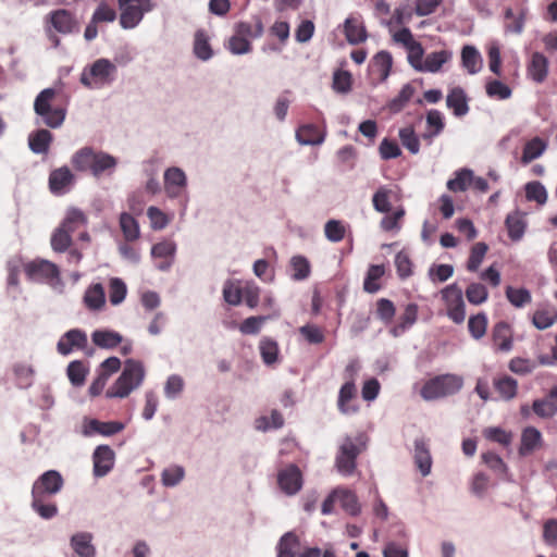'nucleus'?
Returning a JSON list of instances; mask_svg holds the SVG:
<instances>
[{
	"label": "nucleus",
	"mask_w": 557,
	"mask_h": 557,
	"mask_svg": "<svg viewBox=\"0 0 557 557\" xmlns=\"http://www.w3.org/2000/svg\"><path fill=\"white\" fill-rule=\"evenodd\" d=\"M164 193L170 200H177L181 215H184L189 203L188 178L178 166H170L163 173Z\"/></svg>",
	"instance_id": "39448f33"
},
{
	"label": "nucleus",
	"mask_w": 557,
	"mask_h": 557,
	"mask_svg": "<svg viewBox=\"0 0 557 557\" xmlns=\"http://www.w3.org/2000/svg\"><path fill=\"white\" fill-rule=\"evenodd\" d=\"M97 150L91 147H83L75 151L71 158L73 168L78 172L92 173Z\"/></svg>",
	"instance_id": "a878e982"
},
{
	"label": "nucleus",
	"mask_w": 557,
	"mask_h": 557,
	"mask_svg": "<svg viewBox=\"0 0 557 557\" xmlns=\"http://www.w3.org/2000/svg\"><path fill=\"white\" fill-rule=\"evenodd\" d=\"M30 508L44 520L53 519L58 512V506L50 497L32 494Z\"/></svg>",
	"instance_id": "cd10ccee"
},
{
	"label": "nucleus",
	"mask_w": 557,
	"mask_h": 557,
	"mask_svg": "<svg viewBox=\"0 0 557 557\" xmlns=\"http://www.w3.org/2000/svg\"><path fill=\"white\" fill-rule=\"evenodd\" d=\"M368 436L364 433H358L355 436H345L337 449L335 457V467L344 476L354 474L357 467L358 456L366 450Z\"/></svg>",
	"instance_id": "f03ea898"
},
{
	"label": "nucleus",
	"mask_w": 557,
	"mask_h": 557,
	"mask_svg": "<svg viewBox=\"0 0 557 557\" xmlns=\"http://www.w3.org/2000/svg\"><path fill=\"white\" fill-rule=\"evenodd\" d=\"M505 225L509 238L513 242L520 240L523 237L527 228V220L524 213L520 210H515L513 212L507 214L505 219Z\"/></svg>",
	"instance_id": "393cba45"
},
{
	"label": "nucleus",
	"mask_w": 557,
	"mask_h": 557,
	"mask_svg": "<svg viewBox=\"0 0 557 557\" xmlns=\"http://www.w3.org/2000/svg\"><path fill=\"white\" fill-rule=\"evenodd\" d=\"M185 475V468L181 465L173 463L162 470L160 475L161 483L164 487L172 488L181 484Z\"/></svg>",
	"instance_id": "79ce46f5"
},
{
	"label": "nucleus",
	"mask_w": 557,
	"mask_h": 557,
	"mask_svg": "<svg viewBox=\"0 0 557 557\" xmlns=\"http://www.w3.org/2000/svg\"><path fill=\"white\" fill-rule=\"evenodd\" d=\"M63 484V478L58 471L48 470L34 482L32 494L51 497L62 490Z\"/></svg>",
	"instance_id": "9b49d317"
},
{
	"label": "nucleus",
	"mask_w": 557,
	"mask_h": 557,
	"mask_svg": "<svg viewBox=\"0 0 557 557\" xmlns=\"http://www.w3.org/2000/svg\"><path fill=\"white\" fill-rule=\"evenodd\" d=\"M120 228L126 242H134L140 237L138 221L128 212H122L119 219Z\"/></svg>",
	"instance_id": "ea45409f"
},
{
	"label": "nucleus",
	"mask_w": 557,
	"mask_h": 557,
	"mask_svg": "<svg viewBox=\"0 0 557 557\" xmlns=\"http://www.w3.org/2000/svg\"><path fill=\"white\" fill-rule=\"evenodd\" d=\"M115 453L109 445H99L92 453L94 475L106 476L114 467Z\"/></svg>",
	"instance_id": "2eb2a0df"
},
{
	"label": "nucleus",
	"mask_w": 557,
	"mask_h": 557,
	"mask_svg": "<svg viewBox=\"0 0 557 557\" xmlns=\"http://www.w3.org/2000/svg\"><path fill=\"white\" fill-rule=\"evenodd\" d=\"M473 180V172L469 169L456 171L455 177L447 182V188L454 193L468 189Z\"/></svg>",
	"instance_id": "de8ad7c7"
},
{
	"label": "nucleus",
	"mask_w": 557,
	"mask_h": 557,
	"mask_svg": "<svg viewBox=\"0 0 557 557\" xmlns=\"http://www.w3.org/2000/svg\"><path fill=\"white\" fill-rule=\"evenodd\" d=\"M117 166V159L104 151L97 150L92 169V176L111 175Z\"/></svg>",
	"instance_id": "c9c22d12"
},
{
	"label": "nucleus",
	"mask_w": 557,
	"mask_h": 557,
	"mask_svg": "<svg viewBox=\"0 0 557 557\" xmlns=\"http://www.w3.org/2000/svg\"><path fill=\"white\" fill-rule=\"evenodd\" d=\"M177 246L171 239H164L154 244L151 247V257L154 259H163L162 262L157 263L156 268L159 271L168 272L174 263Z\"/></svg>",
	"instance_id": "dca6fc26"
},
{
	"label": "nucleus",
	"mask_w": 557,
	"mask_h": 557,
	"mask_svg": "<svg viewBox=\"0 0 557 557\" xmlns=\"http://www.w3.org/2000/svg\"><path fill=\"white\" fill-rule=\"evenodd\" d=\"M494 386L500 397L508 400L516 396L518 383L510 376H504L496 380Z\"/></svg>",
	"instance_id": "4d7b16f0"
},
{
	"label": "nucleus",
	"mask_w": 557,
	"mask_h": 557,
	"mask_svg": "<svg viewBox=\"0 0 557 557\" xmlns=\"http://www.w3.org/2000/svg\"><path fill=\"white\" fill-rule=\"evenodd\" d=\"M299 547V539L293 532L285 533L277 544V557H295V550Z\"/></svg>",
	"instance_id": "09e8293b"
},
{
	"label": "nucleus",
	"mask_w": 557,
	"mask_h": 557,
	"mask_svg": "<svg viewBox=\"0 0 557 557\" xmlns=\"http://www.w3.org/2000/svg\"><path fill=\"white\" fill-rule=\"evenodd\" d=\"M116 66L108 59L101 58L81 74V83L91 89H98L113 82Z\"/></svg>",
	"instance_id": "6e6552de"
},
{
	"label": "nucleus",
	"mask_w": 557,
	"mask_h": 557,
	"mask_svg": "<svg viewBox=\"0 0 557 557\" xmlns=\"http://www.w3.org/2000/svg\"><path fill=\"white\" fill-rule=\"evenodd\" d=\"M324 235L331 243H339L346 235V226L341 220H329L324 225Z\"/></svg>",
	"instance_id": "5fc2aeb1"
},
{
	"label": "nucleus",
	"mask_w": 557,
	"mask_h": 557,
	"mask_svg": "<svg viewBox=\"0 0 557 557\" xmlns=\"http://www.w3.org/2000/svg\"><path fill=\"white\" fill-rule=\"evenodd\" d=\"M292 274L290 277L295 281H304L309 277L311 265L309 260L304 256H294L289 261Z\"/></svg>",
	"instance_id": "49530a36"
},
{
	"label": "nucleus",
	"mask_w": 557,
	"mask_h": 557,
	"mask_svg": "<svg viewBox=\"0 0 557 557\" xmlns=\"http://www.w3.org/2000/svg\"><path fill=\"white\" fill-rule=\"evenodd\" d=\"M83 301L91 311L102 309L106 304V294L102 284L95 283L90 285L84 294Z\"/></svg>",
	"instance_id": "e433bc0d"
},
{
	"label": "nucleus",
	"mask_w": 557,
	"mask_h": 557,
	"mask_svg": "<svg viewBox=\"0 0 557 557\" xmlns=\"http://www.w3.org/2000/svg\"><path fill=\"white\" fill-rule=\"evenodd\" d=\"M53 139L50 131L40 128L29 134L28 146L36 154L47 153Z\"/></svg>",
	"instance_id": "f704fd0d"
},
{
	"label": "nucleus",
	"mask_w": 557,
	"mask_h": 557,
	"mask_svg": "<svg viewBox=\"0 0 557 557\" xmlns=\"http://www.w3.org/2000/svg\"><path fill=\"white\" fill-rule=\"evenodd\" d=\"M426 131L422 134V138L429 144L437 137L445 127L444 115L441 111L432 109L426 112L425 116Z\"/></svg>",
	"instance_id": "bb28decb"
},
{
	"label": "nucleus",
	"mask_w": 557,
	"mask_h": 557,
	"mask_svg": "<svg viewBox=\"0 0 557 557\" xmlns=\"http://www.w3.org/2000/svg\"><path fill=\"white\" fill-rule=\"evenodd\" d=\"M392 64V54L387 51H380L373 57L371 69L380 76L381 81H385L389 76Z\"/></svg>",
	"instance_id": "c03bdc74"
},
{
	"label": "nucleus",
	"mask_w": 557,
	"mask_h": 557,
	"mask_svg": "<svg viewBox=\"0 0 557 557\" xmlns=\"http://www.w3.org/2000/svg\"><path fill=\"white\" fill-rule=\"evenodd\" d=\"M453 59V52L447 49L433 51L425 55L422 73H437L443 65Z\"/></svg>",
	"instance_id": "473e14b6"
},
{
	"label": "nucleus",
	"mask_w": 557,
	"mask_h": 557,
	"mask_svg": "<svg viewBox=\"0 0 557 557\" xmlns=\"http://www.w3.org/2000/svg\"><path fill=\"white\" fill-rule=\"evenodd\" d=\"M259 351L264 364L273 366L278 361L280 348L276 341L270 337L261 338Z\"/></svg>",
	"instance_id": "37998d69"
},
{
	"label": "nucleus",
	"mask_w": 557,
	"mask_h": 557,
	"mask_svg": "<svg viewBox=\"0 0 557 557\" xmlns=\"http://www.w3.org/2000/svg\"><path fill=\"white\" fill-rule=\"evenodd\" d=\"M547 149V141L541 137H533L528 140L523 147L521 163L529 164L533 160L539 159Z\"/></svg>",
	"instance_id": "58836bf2"
},
{
	"label": "nucleus",
	"mask_w": 557,
	"mask_h": 557,
	"mask_svg": "<svg viewBox=\"0 0 557 557\" xmlns=\"http://www.w3.org/2000/svg\"><path fill=\"white\" fill-rule=\"evenodd\" d=\"M284 424L283 416L277 410H272L270 416L261 417L256 420V429L259 431H269L271 429H280Z\"/></svg>",
	"instance_id": "0e129e2a"
},
{
	"label": "nucleus",
	"mask_w": 557,
	"mask_h": 557,
	"mask_svg": "<svg viewBox=\"0 0 557 557\" xmlns=\"http://www.w3.org/2000/svg\"><path fill=\"white\" fill-rule=\"evenodd\" d=\"M325 129H320L314 124H305L296 131V139L302 146H319L325 140Z\"/></svg>",
	"instance_id": "4be33fe9"
},
{
	"label": "nucleus",
	"mask_w": 557,
	"mask_h": 557,
	"mask_svg": "<svg viewBox=\"0 0 557 557\" xmlns=\"http://www.w3.org/2000/svg\"><path fill=\"white\" fill-rule=\"evenodd\" d=\"M277 483L285 494L295 495L302 486L300 470L294 465L288 466L278 472Z\"/></svg>",
	"instance_id": "a211bd4d"
},
{
	"label": "nucleus",
	"mask_w": 557,
	"mask_h": 557,
	"mask_svg": "<svg viewBox=\"0 0 557 557\" xmlns=\"http://www.w3.org/2000/svg\"><path fill=\"white\" fill-rule=\"evenodd\" d=\"M399 139L403 146L412 154L420 151V140L414 129L411 126L403 127L398 132Z\"/></svg>",
	"instance_id": "603ef678"
},
{
	"label": "nucleus",
	"mask_w": 557,
	"mask_h": 557,
	"mask_svg": "<svg viewBox=\"0 0 557 557\" xmlns=\"http://www.w3.org/2000/svg\"><path fill=\"white\" fill-rule=\"evenodd\" d=\"M543 444L542 433L534 426H527L521 432L519 455L527 457L541 448Z\"/></svg>",
	"instance_id": "412c9836"
},
{
	"label": "nucleus",
	"mask_w": 557,
	"mask_h": 557,
	"mask_svg": "<svg viewBox=\"0 0 557 557\" xmlns=\"http://www.w3.org/2000/svg\"><path fill=\"white\" fill-rule=\"evenodd\" d=\"M414 88L410 84H406L400 89L397 97L388 102V108L392 112H399L412 98Z\"/></svg>",
	"instance_id": "338daca9"
},
{
	"label": "nucleus",
	"mask_w": 557,
	"mask_h": 557,
	"mask_svg": "<svg viewBox=\"0 0 557 557\" xmlns=\"http://www.w3.org/2000/svg\"><path fill=\"white\" fill-rule=\"evenodd\" d=\"M57 91L53 88L41 90L35 101L34 111L40 117V122L50 128H59L64 123L66 110L54 106Z\"/></svg>",
	"instance_id": "20e7f679"
},
{
	"label": "nucleus",
	"mask_w": 557,
	"mask_h": 557,
	"mask_svg": "<svg viewBox=\"0 0 557 557\" xmlns=\"http://www.w3.org/2000/svg\"><path fill=\"white\" fill-rule=\"evenodd\" d=\"M506 297L516 308H523L532 300L531 293L527 288H515L512 286H507Z\"/></svg>",
	"instance_id": "6e6d98bb"
},
{
	"label": "nucleus",
	"mask_w": 557,
	"mask_h": 557,
	"mask_svg": "<svg viewBox=\"0 0 557 557\" xmlns=\"http://www.w3.org/2000/svg\"><path fill=\"white\" fill-rule=\"evenodd\" d=\"M13 372L21 387H28L33 384L35 370L32 364L26 362L15 363Z\"/></svg>",
	"instance_id": "680f3d73"
},
{
	"label": "nucleus",
	"mask_w": 557,
	"mask_h": 557,
	"mask_svg": "<svg viewBox=\"0 0 557 557\" xmlns=\"http://www.w3.org/2000/svg\"><path fill=\"white\" fill-rule=\"evenodd\" d=\"M145 375L146 371L141 361L135 359L125 360L121 374L106 392V397H127L133 391L137 389L143 384Z\"/></svg>",
	"instance_id": "f257e3e1"
},
{
	"label": "nucleus",
	"mask_w": 557,
	"mask_h": 557,
	"mask_svg": "<svg viewBox=\"0 0 557 557\" xmlns=\"http://www.w3.org/2000/svg\"><path fill=\"white\" fill-rule=\"evenodd\" d=\"M466 297L472 305H481L486 301L488 292L481 283H471L466 289Z\"/></svg>",
	"instance_id": "774afa93"
},
{
	"label": "nucleus",
	"mask_w": 557,
	"mask_h": 557,
	"mask_svg": "<svg viewBox=\"0 0 557 557\" xmlns=\"http://www.w3.org/2000/svg\"><path fill=\"white\" fill-rule=\"evenodd\" d=\"M94 536L90 532H77L70 539V546L79 557H96Z\"/></svg>",
	"instance_id": "5701e85b"
},
{
	"label": "nucleus",
	"mask_w": 557,
	"mask_h": 557,
	"mask_svg": "<svg viewBox=\"0 0 557 557\" xmlns=\"http://www.w3.org/2000/svg\"><path fill=\"white\" fill-rule=\"evenodd\" d=\"M385 273V268L382 264L370 265L367 276L363 282V288L366 292L374 294L380 289V285L376 283Z\"/></svg>",
	"instance_id": "864d4df0"
},
{
	"label": "nucleus",
	"mask_w": 557,
	"mask_h": 557,
	"mask_svg": "<svg viewBox=\"0 0 557 557\" xmlns=\"http://www.w3.org/2000/svg\"><path fill=\"white\" fill-rule=\"evenodd\" d=\"M125 429V424L120 421H99L97 419L85 418L82 424V434L85 437L99 434L106 437L115 435Z\"/></svg>",
	"instance_id": "f8f14e48"
},
{
	"label": "nucleus",
	"mask_w": 557,
	"mask_h": 557,
	"mask_svg": "<svg viewBox=\"0 0 557 557\" xmlns=\"http://www.w3.org/2000/svg\"><path fill=\"white\" fill-rule=\"evenodd\" d=\"M462 385L461 376L449 373L442 374L425 382L420 394L424 400H435L458 393Z\"/></svg>",
	"instance_id": "0eeeda50"
},
{
	"label": "nucleus",
	"mask_w": 557,
	"mask_h": 557,
	"mask_svg": "<svg viewBox=\"0 0 557 557\" xmlns=\"http://www.w3.org/2000/svg\"><path fill=\"white\" fill-rule=\"evenodd\" d=\"M92 343L103 349H113L123 342V336L113 330H96L91 333Z\"/></svg>",
	"instance_id": "2f4dec72"
},
{
	"label": "nucleus",
	"mask_w": 557,
	"mask_h": 557,
	"mask_svg": "<svg viewBox=\"0 0 557 557\" xmlns=\"http://www.w3.org/2000/svg\"><path fill=\"white\" fill-rule=\"evenodd\" d=\"M461 65L470 75L478 74L483 66V59L474 46L467 45L461 50Z\"/></svg>",
	"instance_id": "c85d7f7f"
},
{
	"label": "nucleus",
	"mask_w": 557,
	"mask_h": 557,
	"mask_svg": "<svg viewBox=\"0 0 557 557\" xmlns=\"http://www.w3.org/2000/svg\"><path fill=\"white\" fill-rule=\"evenodd\" d=\"M525 197L529 201H535L543 206L547 201V190L545 186L537 181L529 182L524 186Z\"/></svg>",
	"instance_id": "8fccbe9b"
},
{
	"label": "nucleus",
	"mask_w": 557,
	"mask_h": 557,
	"mask_svg": "<svg viewBox=\"0 0 557 557\" xmlns=\"http://www.w3.org/2000/svg\"><path fill=\"white\" fill-rule=\"evenodd\" d=\"M337 409L344 416H352L359 412L360 406L357 399L356 383L346 381L338 392Z\"/></svg>",
	"instance_id": "ddd939ff"
},
{
	"label": "nucleus",
	"mask_w": 557,
	"mask_h": 557,
	"mask_svg": "<svg viewBox=\"0 0 557 557\" xmlns=\"http://www.w3.org/2000/svg\"><path fill=\"white\" fill-rule=\"evenodd\" d=\"M441 295L445 302L448 318L457 324L462 323L466 319L462 289L454 283L443 288Z\"/></svg>",
	"instance_id": "9d476101"
},
{
	"label": "nucleus",
	"mask_w": 557,
	"mask_h": 557,
	"mask_svg": "<svg viewBox=\"0 0 557 557\" xmlns=\"http://www.w3.org/2000/svg\"><path fill=\"white\" fill-rule=\"evenodd\" d=\"M468 97L461 87H455L449 90L446 97V106L453 110L457 117H462L469 112Z\"/></svg>",
	"instance_id": "b1692460"
},
{
	"label": "nucleus",
	"mask_w": 557,
	"mask_h": 557,
	"mask_svg": "<svg viewBox=\"0 0 557 557\" xmlns=\"http://www.w3.org/2000/svg\"><path fill=\"white\" fill-rule=\"evenodd\" d=\"M88 370L84 363L79 360H75L69 363L66 374L74 386H82L85 383Z\"/></svg>",
	"instance_id": "13d9d810"
},
{
	"label": "nucleus",
	"mask_w": 557,
	"mask_h": 557,
	"mask_svg": "<svg viewBox=\"0 0 557 557\" xmlns=\"http://www.w3.org/2000/svg\"><path fill=\"white\" fill-rule=\"evenodd\" d=\"M126 284L119 277H112L109 284V299L113 306L122 304L126 297Z\"/></svg>",
	"instance_id": "052dcab7"
},
{
	"label": "nucleus",
	"mask_w": 557,
	"mask_h": 557,
	"mask_svg": "<svg viewBox=\"0 0 557 557\" xmlns=\"http://www.w3.org/2000/svg\"><path fill=\"white\" fill-rule=\"evenodd\" d=\"M193 51L197 59L205 62L209 61L213 57V50L209 42V36L205 30L199 29L195 33Z\"/></svg>",
	"instance_id": "a19ab883"
},
{
	"label": "nucleus",
	"mask_w": 557,
	"mask_h": 557,
	"mask_svg": "<svg viewBox=\"0 0 557 557\" xmlns=\"http://www.w3.org/2000/svg\"><path fill=\"white\" fill-rule=\"evenodd\" d=\"M392 190L386 186H381L372 197V203L375 211L381 213H388L392 210L391 203Z\"/></svg>",
	"instance_id": "3c124183"
},
{
	"label": "nucleus",
	"mask_w": 557,
	"mask_h": 557,
	"mask_svg": "<svg viewBox=\"0 0 557 557\" xmlns=\"http://www.w3.org/2000/svg\"><path fill=\"white\" fill-rule=\"evenodd\" d=\"M528 74L536 83L545 81L548 74V60L543 53H532L528 64Z\"/></svg>",
	"instance_id": "7c9ffc66"
},
{
	"label": "nucleus",
	"mask_w": 557,
	"mask_h": 557,
	"mask_svg": "<svg viewBox=\"0 0 557 557\" xmlns=\"http://www.w3.org/2000/svg\"><path fill=\"white\" fill-rule=\"evenodd\" d=\"M147 216L150 221V226L154 231L165 228L172 220V216L164 213L160 208L151 206L147 209Z\"/></svg>",
	"instance_id": "bf43d9fd"
},
{
	"label": "nucleus",
	"mask_w": 557,
	"mask_h": 557,
	"mask_svg": "<svg viewBox=\"0 0 557 557\" xmlns=\"http://www.w3.org/2000/svg\"><path fill=\"white\" fill-rule=\"evenodd\" d=\"M120 25L123 29H133L143 21L146 13L156 8L153 0H117Z\"/></svg>",
	"instance_id": "1a4fd4ad"
},
{
	"label": "nucleus",
	"mask_w": 557,
	"mask_h": 557,
	"mask_svg": "<svg viewBox=\"0 0 557 557\" xmlns=\"http://www.w3.org/2000/svg\"><path fill=\"white\" fill-rule=\"evenodd\" d=\"M492 341L495 351L509 352L512 349L513 332L507 322L496 323L492 331Z\"/></svg>",
	"instance_id": "6ab92c4d"
},
{
	"label": "nucleus",
	"mask_w": 557,
	"mask_h": 557,
	"mask_svg": "<svg viewBox=\"0 0 557 557\" xmlns=\"http://www.w3.org/2000/svg\"><path fill=\"white\" fill-rule=\"evenodd\" d=\"M86 223V216L79 209L72 208L67 211L62 224L51 236V248L55 252L66 251L72 244V233Z\"/></svg>",
	"instance_id": "423d86ee"
},
{
	"label": "nucleus",
	"mask_w": 557,
	"mask_h": 557,
	"mask_svg": "<svg viewBox=\"0 0 557 557\" xmlns=\"http://www.w3.org/2000/svg\"><path fill=\"white\" fill-rule=\"evenodd\" d=\"M74 182L75 176L66 165L53 170L49 175V188L52 194L58 196L66 194Z\"/></svg>",
	"instance_id": "f3484780"
},
{
	"label": "nucleus",
	"mask_w": 557,
	"mask_h": 557,
	"mask_svg": "<svg viewBox=\"0 0 557 557\" xmlns=\"http://www.w3.org/2000/svg\"><path fill=\"white\" fill-rule=\"evenodd\" d=\"M336 498L341 506L351 516H357L360 512V505L356 494L347 488H336Z\"/></svg>",
	"instance_id": "a18cd8bd"
},
{
	"label": "nucleus",
	"mask_w": 557,
	"mask_h": 557,
	"mask_svg": "<svg viewBox=\"0 0 557 557\" xmlns=\"http://www.w3.org/2000/svg\"><path fill=\"white\" fill-rule=\"evenodd\" d=\"M418 318V306L416 304H408L405 308L404 313L399 317V322L392 327L391 334L394 337L403 335L408 329H410L417 321Z\"/></svg>",
	"instance_id": "4c0bfd02"
},
{
	"label": "nucleus",
	"mask_w": 557,
	"mask_h": 557,
	"mask_svg": "<svg viewBox=\"0 0 557 557\" xmlns=\"http://www.w3.org/2000/svg\"><path fill=\"white\" fill-rule=\"evenodd\" d=\"M88 345V338L85 331L72 329L65 332L57 344V350L62 356H69L75 349H85Z\"/></svg>",
	"instance_id": "4468645a"
},
{
	"label": "nucleus",
	"mask_w": 557,
	"mask_h": 557,
	"mask_svg": "<svg viewBox=\"0 0 557 557\" xmlns=\"http://www.w3.org/2000/svg\"><path fill=\"white\" fill-rule=\"evenodd\" d=\"M413 459L417 468L422 476H428L432 469V456L430 453L428 442L420 437L416 438L413 443Z\"/></svg>",
	"instance_id": "aec40b11"
},
{
	"label": "nucleus",
	"mask_w": 557,
	"mask_h": 557,
	"mask_svg": "<svg viewBox=\"0 0 557 557\" xmlns=\"http://www.w3.org/2000/svg\"><path fill=\"white\" fill-rule=\"evenodd\" d=\"M50 22L53 28L61 34H70L76 29V21L73 15L63 9L50 13Z\"/></svg>",
	"instance_id": "72a5a7b5"
},
{
	"label": "nucleus",
	"mask_w": 557,
	"mask_h": 557,
	"mask_svg": "<svg viewBox=\"0 0 557 557\" xmlns=\"http://www.w3.org/2000/svg\"><path fill=\"white\" fill-rule=\"evenodd\" d=\"M483 435L486 440L498 443L505 447L511 444L513 437L511 432L499 426L486 428L483 431Z\"/></svg>",
	"instance_id": "e2e57ef3"
},
{
	"label": "nucleus",
	"mask_w": 557,
	"mask_h": 557,
	"mask_svg": "<svg viewBox=\"0 0 557 557\" xmlns=\"http://www.w3.org/2000/svg\"><path fill=\"white\" fill-rule=\"evenodd\" d=\"M486 94L490 98L506 100L511 97V89L505 83L494 79L486 84Z\"/></svg>",
	"instance_id": "69168bd1"
},
{
	"label": "nucleus",
	"mask_w": 557,
	"mask_h": 557,
	"mask_svg": "<svg viewBox=\"0 0 557 557\" xmlns=\"http://www.w3.org/2000/svg\"><path fill=\"white\" fill-rule=\"evenodd\" d=\"M344 32L346 39L351 45H358L367 39V30L359 17L349 16L345 20Z\"/></svg>",
	"instance_id": "c756f323"
},
{
	"label": "nucleus",
	"mask_w": 557,
	"mask_h": 557,
	"mask_svg": "<svg viewBox=\"0 0 557 557\" xmlns=\"http://www.w3.org/2000/svg\"><path fill=\"white\" fill-rule=\"evenodd\" d=\"M24 272L30 282L47 284L59 294L64 290L59 267L47 259L37 258L26 262Z\"/></svg>",
	"instance_id": "7ed1b4c3"
}]
</instances>
